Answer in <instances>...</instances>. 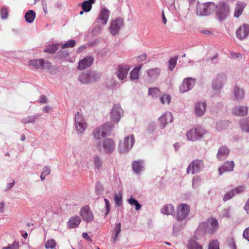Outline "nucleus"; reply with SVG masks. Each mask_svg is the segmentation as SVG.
I'll list each match as a JSON object with an SVG mask.
<instances>
[{
    "label": "nucleus",
    "mask_w": 249,
    "mask_h": 249,
    "mask_svg": "<svg viewBox=\"0 0 249 249\" xmlns=\"http://www.w3.org/2000/svg\"><path fill=\"white\" fill-rule=\"evenodd\" d=\"M130 70V67L128 65H120L118 67L117 76L120 80H123L125 79L128 74Z\"/></svg>",
    "instance_id": "17"
},
{
    "label": "nucleus",
    "mask_w": 249,
    "mask_h": 249,
    "mask_svg": "<svg viewBox=\"0 0 249 249\" xmlns=\"http://www.w3.org/2000/svg\"><path fill=\"white\" fill-rule=\"evenodd\" d=\"M102 129L101 128H96L93 132L94 137L97 140H100L101 139Z\"/></svg>",
    "instance_id": "58"
},
{
    "label": "nucleus",
    "mask_w": 249,
    "mask_h": 249,
    "mask_svg": "<svg viewBox=\"0 0 249 249\" xmlns=\"http://www.w3.org/2000/svg\"><path fill=\"white\" fill-rule=\"evenodd\" d=\"M122 195L121 193L115 194L114 195V200L116 206L120 207L122 205Z\"/></svg>",
    "instance_id": "49"
},
{
    "label": "nucleus",
    "mask_w": 249,
    "mask_h": 249,
    "mask_svg": "<svg viewBox=\"0 0 249 249\" xmlns=\"http://www.w3.org/2000/svg\"><path fill=\"white\" fill-rule=\"evenodd\" d=\"M168 118H170V122H172L173 121V117L171 113L162 115L159 118L158 123L160 125V128L163 129L165 127L166 124H167V120Z\"/></svg>",
    "instance_id": "22"
},
{
    "label": "nucleus",
    "mask_w": 249,
    "mask_h": 249,
    "mask_svg": "<svg viewBox=\"0 0 249 249\" xmlns=\"http://www.w3.org/2000/svg\"><path fill=\"white\" fill-rule=\"evenodd\" d=\"M60 46V44H53L52 45H49L45 47L44 50V52L50 54L54 53L56 51L58 50Z\"/></svg>",
    "instance_id": "35"
},
{
    "label": "nucleus",
    "mask_w": 249,
    "mask_h": 249,
    "mask_svg": "<svg viewBox=\"0 0 249 249\" xmlns=\"http://www.w3.org/2000/svg\"><path fill=\"white\" fill-rule=\"evenodd\" d=\"M36 16V12L33 10H29L25 14V20L29 23H32L34 21Z\"/></svg>",
    "instance_id": "32"
},
{
    "label": "nucleus",
    "mask_w": 249,
    "mask_h": 249,
    "mask_svg": "<svg viewBox=\"0 0 249 249\" xmlns=\"http://www.w3.org/2000/svg\"><path fill=\"white\" fill-rule=\"evenodd\" d=\"M249 34V25L244 23L236 31V36L240 40H243L247 37Z\"/></svg>",
    "instance_id": "15"
},
{
    "label": "nucleus",
    "mask_w": 249,
    "mask_h": 249,
    "mask_svg": "<svg viewBox=\"0 0 249 249\" xmlns=\"http://www.w3.org/2000/svg\"><path fill=\"white\" fill-rule=\"evenodd\" d=\"M211 227H209V233H214L217 229L218 223L217 220L214 218H211L209 220Z\"/></svg>",
    "instance_id": "31"
},
{
    "label": "nucleus",
    "mask_w": 249,
    "mask_h": 249,
    "mask_svg": "<svg viewBox=\"0 0 249 249\" xmlns=\"http://www.w3.org/2000/svg\"><path fill=\"white\" fill-rule=\"evenodd\" d=\"M97 147L100 151H101L102 147L104 150V153L109 155L113 152L115 148V144L112 139L106 138L102 142H99Z\"/></svg>",
    "instance_id": "6"
},
{
    "label": "nucleus",
    "mask_w": 249,
    "mask_h": 249,
    "mask_svg": "<svg viewBox=\"0 0 249 249\" xmlns=\"http://www.w3.org/2000/svg\"><path fill=\"white\" fill-rule=\"evenodd\" d=\"M216 4L213 2H207L196 5V13L200 17L208 16L213 14L216 10Z\"/></svg>",
    "instance_id": "4"
},
{
    "label": "nucleus",
    "mask_w": 249,
    "mask_h": 249,
    "mask_svg": "<svg viewBox=\"0 0 249 249\" xmlns=\"http://www.w3.org/2000/svg\"><path fill=\"white\" fill-rule=\"evenodd\" d=\"M196 80L192 78H186L183 80L182 84L179 86V91L184 93L191 90L195 86Z\"/></svg>",
    "instance_id": "12"
},
{
    "label": "nucleus",
    "mask_w": 249,
    "mask_h": 249,
    "mask_svg": "<svg viewBox=\"0 0 249 249\" xmlns=\"http://www.w3.org/2000/svg\"><path fill=\"white\" fill-rule=\"evenodd\" d=\"M204 162L201 160H195L188 165L186 172L189 174L190 172L192 174H195L201 172L204 168Z\"/></svg>",
    "instance_id": "8"
},
{
    "label": "nucleus",
    "mask_w": 249,
    "mask_h": 249,
    "mask_svg": "<svg viewBox=\"0 0 249 249\" xmlns=\"http://www.w3.org/2000/svg\"><path fill=\"white\" fill-rule=\"evenodd\" d=\"M248 108L244 106H235L232 109V113L236 116H243L247 114Z\"/></svg>",
    "instance_id": "27"
},
{
    "label": "nucleus",
    "mask_w": 249,
    "mask_h": 249,
    "mask_svg": "<svg viewBox=\"0 0 249 249\" xmlns=\"http://www.w3.org/2000/svg\"><path fill=\"white\" fill-rule=\"evenodd\" d=\"M206 232L209 233V225L206 222H202L200 223L195 232L194 237L197 240L198 237H196L197 234L199 235H204Z\"/></svg>",
    "instance_id": "19"
},
{
    "label": "nucleus",
    "mask_w": 249,
    "mask_h": 249,
    "mask_svg": "<svg viewBox=\"0 0 249 249\" xmlns=\"http://www.w3.org/2000/svg\"><path fill=\"white\" fill-rule=\"evenodd\" d=\"M109 15L110 12L107 8H104L101 10L98 18L93 23L94 27L91 32L92 36H96L100 34L103 26L107 22Z\"/></svg>",
    "instance_id": "2"
},
{
    "label": "nucleus",
    "mask_w": 249,
    "mask_h": 249,
    "mask_svg": "<svg viewBox=\"0 0 249 249\" xmlns=\"http://www.w3.org/2000/svg\"><path fill=\"white\" fill-rule=\"evenodd\" d=\"M114 127V124L112 122H109L104 124L102 127L101 135L103 138L109 136L111 134L112 129Z\"/></svg>",
    "instance_id": "21"
},
{
    "label": "nucleus",
    "mask_w": 249,
    "mask_h": 249,
    "mask_svg": "<svg viewBox=\"0 0 249 249\" xmlns=\"http://www.w3.org/2000/svg\"><path fill=\"white\" fill-rule=\"evenodd\" d=\"M76 41L73 39H71L62 44L61 45L62 49H65L68 47L72 48L75 46Z\"/></svg>",
    "instance_id": "54"
},
{
    "label": "nucleus",
    "mask_w": 249,
    "mask_h": 249,
    "mask_svg": "<svg viewBox=\"0 0 249 249\" xmlns=\"http://www.w3.org/2000/svg\"><path fill=\"white\" fill-rule=\"evenodd\" d=\"M241 127L243 131L249 132V117L243 120L240 123Z\"/></svg>",
    "instance_id": "43"
},
{
    "label": "nucleus",
    "mask_w": 249,
    "mask_h": 249,
    "mask_svg": "<svg viewBox=\"0 0 249 249\" xmlns=\"http://www.w3.org/2000/svg\"><path fill=\"white\" fill-rule=\"evenodd\" d=\"M75 124L76 131L80 133H82L87 127L85 121L79 123H75Z\"/></svg>",
    "instance_id": "46"
},
{
    "label": "nucleus",
    "mask_w": 249,
    "mask_h": 249,
    "mask_svg": "<svg viewBox=\"0 0 249 249\" xmlns=\"http://www.w3.org/2000/svg\"><path fill=\"white\" fill-rule=\"evenodd\" d=\"M246 3L244 2L238 1L236 3V6L234 12V17L239 18L243 13Z\"/></svg>",
    "instance_id": "24"
},
{
    "label": "nucleus",
    "mask_w": 249,
    "mask_h": 249,
    "mask_svg": "<svg viewBox=\"0 0 249 249\" xmlns=\"http://www.w3.org/2000/svg\"><path fill=\"white\" fill-rule=\"evenodd\" d=\"M156 125L155 122L150 123L147 128V131L149 133H153L156 129Z\"/></svg>",
    "instance_id": "60"
},
{
    "label": "nucleus",
    "mask_w": 249,
    "mask_h": 249,
    "mask_svg": "<svg viewBox=\"0 0 249 249\" xmlns=\"http://www.w3.org/2000/svg\"><path fill=\"white\" fill-rule=\"evenodd\" d=\"M74 120H75V124L85 122L84 117L82 116V115L79 112H77L76 113V114H75Z\"/></svg>",
    "instance_id": "59"
},
{
    "label": "nucleus",
    "mask_w": 249,
    "mask_h": 249,
    "mask_svg": "<svg viewBox=\"0 0 249 249\" xmlns=\"http://www.w3.org/2000/svg\"><path fill=\"white\" fill-rule=\"evenodd\" d=\"M56 243L54 239L48 240L45 244V248L46 249H53L56 246Z\"/></svg>",
    "instance_id": "55"
},
{
    "label": "nucleus",
    "mask_w": 249,
    "mask_h": 249,
    "mask_svg": "<svg viewBox=\"0 0 249 249\" xmlns=\"http://www.w3.org/2000/svg\"><path fill=\"white\" fill-rule=\"evenodd\" d=\"M230 123L227 120L219 121L216 123V128L219 131L225 129L229 126Z\"/></svg>",
    "instance_id": "41"
},
{
    "label": "nucleus",
    "mask_w": 249,
    "mask_h": 249,
    "mask_svg": "<svg viewBox=\"0 0 249 249\" xmlns=\"http://www.w3.org/2000/svg\"><path fill=\"white\" fill-rule=\"evenodd\" d=\"M228 79L227 75L224 72L217 74L212 81V88L215 90H221Z\"/></svg>",
    "instance_id": "7"
},
{
    "label": "nucleus",
    "mask_w": 249,
    "mask_h": 249,
    "mask_svg": "<svg viewBox=\"0 0 249 249\" xmlns=\"http://www.w3.org/2000/svg\"><path fill=\"white\" fill-rule=\"evenodd\" d=\"M233 94L235 100L237 101H241L244 98V90L243 89H240L237 86H236L234 89Z\"/></svg>",
    "instance_id": "29"
},
{
    "label": "nucleus",
    "mask_w": 249,
    "mask_h": 249,
    "mask_svg": "<svg viewBox=\"0 0 249 249\" xmlns=\"http://www.w3.org/2000/svg\"><path fill=\"white\" fill-rule=\"evenodd\" d=\"M178 59V56H175L173 57H171L169 60L168 61L169 63V69L170 71H173L174 69L175 68Z\"/></svg>",
    "instance_id": "47"
},
{
    "label": "nucleus",
    "mask_w": 249,
    "mask_h": 249,
    "mask_svg": "<svg viewBox=\"0 0 249 249\" xmlns=\"http://www.w3.org/2000/svg\"><path fill=\"white\" fill-rule=\"evenodd\" d=\"M243 237L249 242V227L246 228L243 231Z\"/></svg>",
    "instance_id": "62"
},
{
    "label": "nucleus",
    "mask_w": 249,
    "mask_h": 249,
    "mask_svg": "<svg viewBox=\"0 0 249 249\" xmlns=\"http://www.w3.org/2000/svg\"><path fill=\"white\" fill-rule=\"evenodd\" d=\"M0 17L2 19H6L9 16L8 8L6 6H3L0 9Z\"/></svg>",
    "instance_id": "50"
},
{
    "label": "nucleus",
    "mask_w": 249,
    "mask_h": 249,
    "mask_svg": "<svg viewBox=\"0 0 249 249\" xmlns=\"http://www.w3.org/2000/svg\"><path fill=\"white\" fill-rule=\"evenodd\" d=\"M234 167V162L233 160L226 161L222 166L219 168L218 171L219 175L221 176L226 172L233 171Z\"/></svg>",
    "instance_id": "20"
},
{
    "label": "nucleus",
    "mask_w": 249,
    "mask_h": 249,
    "mask_svg": "<svg viewBox=\"0 0 249 249\" xmlns=\"http://www.w3.org/2000/svg\"><path fill=\"white\" fill-rule=\"evenodd\" d=\"M160 72V69L158 68L152 69L147 71V74L152 79L157 78Z\"/></svg>",
    "instance_id": "36"
},
{
    "label": "nucleus",
    "mask_w": 249,
    "mask_h": 249,
    "mask_svg": "<svg viewBox=\"0 0 249 249\" xmlns=\"http://www.w3.org/2000/svg\"><path fill=\"white\" fill-rule=\"evenodd\" d=\"M92 5L91 4V3L88 1H86L85 0L79 4V6L81 7L82 10L86 13L89 12L91 10L92 7Z\"/></svg>",
    "instance_id": "45"
},
{
    "label": "nucleus",
    "mask_w": 249,
    "mask_h": 249,
    "mask_svg": "<svg viewBox=\"0 0 249 249\" xmlns=\"http://www.w3.org/2000/svg\"><path fill=\"white\" fill-rule=\"evenodd\" d=\"M227 245L230 249H236L235 241L233 237H231L227 239Z\"/></svg>",
    "instance_id": "53"
},
{
    "label": "nucleus",
    "mask_w": 249,
    "mask_h": 249,
    "mask_svg": "<svg viewBox=\"0 0 249 249\" xmlns=\"http://www.w3.org/2000/svg\"><path fill=\"white\" fill-rule=\"evenodd\" d=\"M148 95L151 96L153 98L155 99L158 98L161 94V92L158 88H150L148 89Z\"/></svg>",
    "instance_id": "34"
},
{
    "label": "nucleus",
    "mask_w": 249,
    "mask_h": 249,
    "mask_svg": "<svg viewBox=\"0 0 249 249\" xmlns=\"http://www.w3.org/2000/svg\"><path fill=\"white\" fill-rule=\"evenodd\" d=\"M245 189V188L243 186H238L237 187H236L235 189H232V191L234 192V195L235 194H240L244 191Z\"/></svg>",
    "instance_id": "63"
},
{
    "label": "nucleus",
    "mask_w": 249,
    "mask_h": 249,
    "mask_svg": "<svg viewBox=\"0 0 249 249\" xmlns=\"http://www.w3.org/2000/svg\"><path fill=\"white\" fill-rule=\"evenodd\" d=\"M29 65L35 69L47 70L52 75L56 74L59 71V66L52 65L50 61L43 58L31 59L29 61Z\"/></svg>",
    "instance_id": "1"
},
{
    "label": "nucleus",
    "mask_w": 249,
    "mask_h": 249,
    "mask_svg": "<svg viewBox=\"0 0 249 249\" xmlns=\"http://www.w3.org/2000/svg\"><path fill=\"white\" fill-rule=\"evenodd\" d=\"M206 133L201 126H197L188 131L186 137L188 140L194 142L202 138Z\"/></svg>",
    "instance_id": "5"
},
{
    "label": "nucleus",
    "mask_w": 249,
    "mask_h": 249,
    "mask_svg": "<svg viewBox=\"0 0 249 249\" xmlns=\"http://www.w3.org/2000/svg\"><path fill=\"white\" fill-rule=\"evenodd\" d=\"M123 20L121 18H118L112 21L109 28L110 33L113 36L117 35L119 33L121 27L123 25Z\"/></svg>",
    "instance_id": "14"
},
{
    "label": "nucleus",
    "mask_w": 249,
    "mask_h": 249,
    "mask_svg": "<svg viewBox=\"0 0 249 249\" xmlns=\"http://www.w3.org/2000/svg\"><path fill=\"white\" fill-rule=\"evenodd\" d=\"M78 79L83 84H88L91 82L88 72L81 74Z\"/></svg>",
    "instance_id": "38"
},
{
    "label": "nucleus",
    "mask_w": 249,
    "mask_h": 249,
    "mask_svg": "<svg viewBox=\"0 0 249 249\" xmlns=\"http://www.w3.org/2000/svg\"><path fill=\"white\" fill-rule=\"evenodd\" d=\"M188 249H203L202 246L192 238L188 241Z\"/></svg>",
    "instance_id": "37"
},
{
    "label": "nucleus",
    "mask_w": 249,
    "mask_h": 249,
    "mask_svg": "<svg viewBox=\"0 0 249 249\" xmlns=\"http://www.w3.org/2000/svg\"><path fill=\"white\" fill-rule=\"evenodd\" d=\"M94 59L91 56H88L80 60L78 63V69L79 70H85L90 67L93 63Z\"/></svg>",
    "instance_id": "16"
},
{
    "label": "nucleus",
    "mask_w": 249,
    "mask_h": 249,
    "mask_svg": "<svg viewBox=\"0 0 249 249\" xmlns=\"http://www.w3.org/2000/svg\"><path fill=\"white\" fill-rule=\"evenodd\" d=\"M124 111L120 104H115L110 112V118L114 123H118L123 116Z\"/></svg>",
    "instance_id": "11"
},
{
    "label": "nucleus",
    "mask_w": 249,
    "mask_h": 249,
    "mask_svg": "<svg viewBox=\"0 0 249 249\" xmlns=\"http://www.w3.org/2000/svg\"><path fill=\"white\" fill-rule=\"evenodd\" d=\"M216 7V18L220 22H223L230 15V6L226 2L221 1Z\"/></svg>",
    "instance_id": "3"
},
{
    "label": "nucleus",
    "mask_w": 249,
    "mask_h": 249,
    "mask_svg": "<svg viewBox=\"0 0 249 249\" xmlns=\"http://www.w3.org/2000/svg\"><path fill=\"white\" fill-rule=\"evenodd\" d=\"M230 150L226 146H221L216 154V158L218 160H226L229 156Z\"/></svg>",
    "instance_id": "18"
},
{
    "label": "nucleus",
    "mask_w": 249,
    "mask_h": 249,
    "mask_svg": "<svg viewBox=\"0 0 249 249\" xmlns=\"http://www.w3.org/2000/svg\"><path fill=\"white\" fill-rule=\"evenodd\" d=\"M142 160H135L132 163V167L133 172L137 174H139L142 169L143 168L142 165Z\"/></svg>",
    "instance_id": "30"
},
{
    "label": "nucleus",
    "mask_w": 249,
    "mask_h": 249,
    "mask_svg": "<svg viewBox=\"0 0 249 249\" xmlns=\"http://www.w3.org/2000/svg\"><path fill=\"white\" fill-rule=\"evenodd\" d=\"M206 104L205 102L196 103L195 106V112L196 116L200 117L203 115L206 111Z\"/></svg>",
    "instance_id": "23"
},
{
    "label": "nucleus",
    "mask_w": 249,
    "mask_h": 249,
    "mask_svg": "<svg viewBox=\"0 0 249 249\" xmlns=\"http://www.w3.org/2000/svg\"><path fill=\"white\" fill-rule=\"evenodd\" d=\"M104 201L105 202V206L104 209L102 211L103 213H105V216H107L111 210V206L110 204L109 201L107 198H104Z\"/></svg>",
    "instance_id": "48"
},
{
    "label": "nucleus",
    "mask_w": 249,
    "mask_h": 249,
    "mask_svg": "<svg viewBox=\"0 0 249 249\" xmlns=\"http://www.w3.org/2000/svg\"><path fill=\"white\" fill-rule=\"evenodd\" d=\"M81 218L78 216L71 217L67 222V227L69 229L77 227L81 222Z\"/></svg>",
    "instance_id": "26"
},
{
    "label": "nucleus",
    "mask_w": 249,
    "mask_h": 249,
    "mask_svg": "<svg viewBox=\"0 0 249 249\" xmlns=\"http://www.w3.org/2000/svg\"><path fill=\"white\" fill-rule=\"evenodd\" d=\"M39 115L36 114L33 116H29L22 119L21 121L24 124L34 123L36 120L39 118Z\"/></svg>",
    "instance_id": "40"
},
{
    "label": "nucleus",
    "mask_w": 249,
    "mask_h": 249,
    "mask_svg": "<svg viewBox=\"0 0 249 249\" xmlns=\"http://www.w3.org/2000/svg\"><path fill=\"white\" fill-rule=\"evenodd\" d=\"M208 249H219V243L217 240H212L209 244Z\"/></svg>",
    "instance_id": "51"
},
{
    "label": "nucleus",
    "mask_w": 249,
    "mask_h": 249,
    "mask_svg": "<svg viewBox=\"0 0 249 249\" xmlns=\"http://www.w3.org/2000/svg\"><path fill=\"white\" fill-rule=\"evenodd\" d=\"M160 212L164 215H174L175 213L174 207L171 204H165L161 209Z\"/></svg>",
    "instance_id": "28"
},
{
    "label": "nucleus",
    "mask_w": 249,
    "mask_h": 249,
    "mask_svg": "<svg viewBox=\"0 0 249 249\" xmlns=\"http://www.w3.org/2000/svg\"><path fill=\"white\" fill-rule=\"evenodd\" d=\"M142 67V65L135 67L130 73V78L131 80H137L139 79V71Z\"/></svg>",
    "instance_id": "33"
},
{
    "label": "nucleus",
    "mask_w": 249,
    "mask_h": 249,
    "mask_svg": "<svg viewBox=\"0 0 249 249\" xmlns=\"http://www.w3.org/2000/svg\"><path fill=\"white\" fill-rule=\"evenodd\" d=\"M104 189L100 181H97L95 184V193L97 196H101L104 193Z\"/></svg>",
    "instance_id": "42"
},
{
    "label": "nucleus",
    "mask_w": 249,
    "mask_h": 249,
    "mask_svg": "<svg viewBox=\"0 0 249 249\" xmlns=\"http://www.w3.org/2000/svg\"><path fill=\"white\" fill-rule=\"evenodd\" d=\"M189 205L185 203L180 204L178 208V212L176 217L177 221H184L190 212Z\"/></svg>",
    "instance_id": "10"
},
{
    "label": "nucleus",
    "mask_w": 249,
    "mask_h": 249,
    "mask_svg": "<svg viewBox=\"0 0 249 249\" xmlns=\"http://www.w3.org/2000/svg\"><path fill=\"white\" fill-rule=\"evenodd\" d=\"M202 178L199 176H195L192 179L193 187L195 188V186H198L200 184Z\"/></svg>",
    "instance_id": "56"
},
{
    "label": "nucleus",
    "mask_w": 249,
    "mask_h": 249,
    "mask_svg": "<svg viewBox=\"0 0 249 249\" xmlns=\"http://www.w3.org/2000/svg\"><path fill=\"white\" fill-rule=\"evenodd\" d=\"M69 55V53L67 51L61 50L57 53L55 58L60 60L66 59Z\"/></svg>",
    "instance_id": "39"
},
{
    "label": "nucleus",
    "mask_w": 249,
    "mask_h": 249,
    "mask_svg": "<svg viewBox=\"0 0 249 249\" xmlns=\"http://www.w3.org/2000/svg\"><path fill=\"white\" fill-rule=\"evenodd\" d=\"M135 142L134 135L126 136L124 138L123 143L119 144V150L121 153H125L129 151L133 146Z\"/></svg>",
    "instance_id": "9"
},
{
    "label": "nucleus",
    "mask_w": 249,
    "mask_h": 249,
    "mask_svg": "<svg viewBox=\"0 0 249 249\" xmlns=\"http://www.w3.org/2000/svg\"><path fill=\"white\" fill-rule=\"evenodd\" d=\"M234 192L232 190L231 191L227 192L223 196V200L224 201H227L228 200L231 199L234 196Z\"/></svg>",
    "instance_id": "57"
},
{
    "label": "nucleus",
    "mask_w": 249,
    "mask_h": 249,
    "mask_svg": "<svg viewBox=\"0 0 249 249\" xmlns=\"http://www.w3.org/2000/svg\"><path fill=\"white\" fill-rule=\"evenodd\" d=\"M51 172V169L48 166H45L43 168V171L42 173L43 174H44L45 175H48L50 174Z\"/></svg>",
    "instance_id": "64"
},
{
    "label": "nucleus",
    "mask_w": 249,
    "mask_h": 249,
    "mask_svg": "<svg viewBox=\"0 0 249 249\" xmlns=\"http://www.w3.org/2000/svg\"><path fill=\"white\" fill-rule=\"evenodd\" d=\"M89 78L91 81H94L99 79L101 76V74L95 71H89L88 72Z\"/></svg>",
    "instance_id": "52"
},
{
    "label": "nucleus",
    "mask_w": 249,
    "mask_h": 249,
    "mask_svg": "<svg viewBox=\"0 0 249 249\" xmlns=\"http://www.w3.org/2000/svg\"><path fill=\"white\" fill-rule=\"evenodd\" d=\"M177 222L173 226L172 235L174 236H177L180 232V231L183 229L186 225V222L184 221H177Z\"/></svg>",
    "instance_id": "25"
},
{
    "label": "nucleus",
    "mask_w": 249,
    "mask_h": 249,
    "mask_svg": "<svg viewBox=\"0 0 249 249\" xmlns=\"http://www.w3.org/2000/svg\"><path fill=\"white\" fill-rule=\"evenodd\" d=\"M94 164L95 168L98 169V171L101 169L103 164V161L99 156H95L94 157Z\"/></svg>",
    "instance_id": "44"
},
{
    "label": "nucleus",
    "mask_w": 249,
    "mask_h": 249,
    "mask_svg": "<svg viewBox=\"0 0 249 249\" xmlns=\"http://www.w3.org/2000/svg\"><path fill=\"white\" fill-rule=\"evenodd\" d=\"M121 231V223L119 222L117 223L114 227V232L115 233V236H118Z\"/></svg>",
    "instance_id": "61"
},
{
    "label": "nucleus",
    "mask_w": 249,
    "mask_h": 249,
    "mask_svg": "<svg viewBox=\"0 0 249 249\" xmlns=\"http://www.w3.org/2000/svg\"><path fill=\"white\" fill-rule=\"evenodd\" d=\"M80 215L82 217L83 220L87 223L90 222L93 220L94 216L93 213L88 205H86L81 209Z\"/></svg>",
    "instance_id": "13"
}]
</instances>
